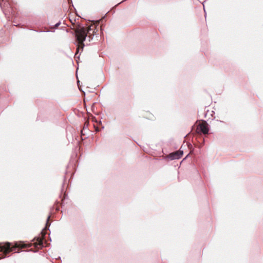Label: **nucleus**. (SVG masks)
Segmentation results:
<instances>
[{
  "instance_id": "nucleus-1",
  "label": "nucleus",
  "mask_w": 263,
  "mask_h": 263,
  "mask_svg": "<svg viewBox=\"0 0 263 263\" xmlns=\"http://www.w3.org/2000/svg\"><path fill=\"white\" fill-rule=\"evenodd\" d=\"M96 28V25L91 24L87 28L81 27L78 25V26L74 29L76 37L78 42L76 53H78L80 50H83L84 46L83 42L85 40L86 37L88 35V36L91 37V36L95 33Z\"/></svg>"
},
{
  "instance_id": "nucleus-2",
  "label": "nucleus",
  "mask_w": 263,
  "mask_h": 263,
  "mask_svg": "<svg viewBox=\"0 0 263 263\" xmlns=\"http://www.w3.org/2000/svg\"><path fill=\"white\" fill-rule=\"evenodd\" d=\"M30 246L21 241L15 242L13 246L10 242L0 243V259L4 258L11 252H16L20 249L29 248Z\"/></svg>"
},
{
  "instance_id": "nucleus-3",
  "label": "nucleus",
  "mask_w": 263,
  "mask_h": 263,
  "mask_svg": "<svg viewBox=\"0 0 263 263\" xmlns=\"http://www.w3.org/2000/svg\"><path fill=\"white\" fill-rule=\"evenodd\" d=\"M197 132L198 133H202L203 134H207L209 132L208 124L205 121H202L200 123L197 127Z\"/></svg>"
},
{
  "instance_id": "nucleus-4",
  "label": "nucleus",
  "mask_w": 263,
  "mask_h": 263,
  "mask_svg": "<svg viewBox=\"0 0 263 263\" xmlns=\"http://www.w3.org/2000/svg\"><path fill=\"white\" fill-rule=\"evenodd\" d=\"M3 1L0 2V6L2 7L3 11L5 14L10 13L13 12V9L12 8L10 4L8 2H5L4 3V5L2 6V3Z\"/></svg>"
},
{
  "instance_id": "nucleus-5",
  "label": "nucleus",
  "mask_w": 263,
  "mask_h": 263,
  "mask_svg": "<svg viewBox=\"0 0 263 263\" xmlns=\"http://www.w3.org/2000/svg\"><path fill=\"white\" fill-rule=\"evenodd\" d=\"M42 236L41 237H39L36 239H34L33 241H34L33 245L35 248H40L42 247L43 246V242L44 240V236L45 233H42Z\"/></svg>"
},
{
  "instance_id": "nucleus-6",
  "label": "nucleus",
  "mask_w": 263,
  "mask_h": 263,
  "mask_svg": "<svg viewBox=\"0 0 263 263\" xmlns=\"http://www.w3.org/2000/svg\"><path fill=\"white\" fill-rule=\"evenodd\" d=\"M183 155V152L181 151H176L169 155V157L172 159H178Z\"/></svg>"
},
{
  "instance_id": "nucleus-7",
  "label": "nucleus",
  "mask_w": 263,
  "mask_h": 263,
  "mask_svg": "<svg viewBox=\"0 0 263 263\" xmlns=\"http://www.w3.org/2000/svg\"><path fill=\"white\" fill-rule=\"evenodd\" d=\"M49 218H50V216H49L48 217V218H47V223H46V227H48V221H49Z\"/></svg>"
},
{
  "instance_id": "nucleus-8",
  "label": "nucleus",
  "mask_w": 263,
  "mask_h": 263,
  "mask_svg": "<svg viewBox=\"0 0 263 263\" xmlns=\"http://www.w3.org/2000/svg\"><path fill=\"white\" fill-rule=\"evenodd\" d=\"M88 125V122H86L85 123V126H87Z\"/></svg>"
}]
</instances>
